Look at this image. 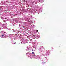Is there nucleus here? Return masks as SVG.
Instances as JSON below:
<instances>
[{
  "label": "nucleus",
  "instance_id": "obj_1",
  "mask_svg": "<svg viewBox=\"0 0 66 66\" xmlns=\"http://www.w3.org/2000/svg\"><path fill=\"white\" fill-rule=\"evenodd\" d=\"M32 54H34V52H32Z\"/></svg>",
  "mask_w": 66,
  "mask_h": 66
},
{
  "label": "nucleus",
  "instance_id": "obj_2",
  "mask_svg": "<svg viewBox=\"0 0 66 66\" xmlns=\"http://www.w3.org/2000/svg\"><path fill=\"white\" fill-rule=\"evenodd\" d=\"M36 32H38V30H36Z\"/></svg>",
  "mask_w": 66,
  "mask_h": 66
},
{
  "label": "nucleus",
  "instance_id": "obj_3",
  "mask_svg": "<svg viewBox=\"0 0 66 66\" xmlns=\"http://www.w3.org/2000/svg\"><path fill=\"white\" fill-rule=\"evenodd\" d=\"M2 36H4V35H2Z\"/></svg>",
  "mask_w": 66,
  "mask_h": 66
},
{
  "label": "nucleus",
  "instance_id": "obj_4",
  "mask_svg": "<svg viewBox=\"0 0 66 66\" xmlns=\"http://www.w3.org/2000/svg\"><path fill=\"white\" fill-rule=\"evenodd\" d=\"M40 2V0H39V2Z\"/></svg>",
  "mask_w": 66,
  "mask_h": 66
},
{
  "label": "nucleus",
  "instance_id": "obj_5",
  "mask_svg": "<svg viewBox=\"0 0 66 66\" xmlns=\"http://www.w3.org/2000/svg\"><path fill=\"white\" fill-rule=\"evenodd\" d=\"M32 51H33V49H32Z\"/></svg>",
  "mask_w": 66,
  "mask_h": 66
},
{
  "label": "nucleus",
  "instance_id": "obj_6",
  "mask_svg": "<svg viewBox=\"0 0 66 66\" xmlns=\"http://www.w3.org/2000/svg\"><path fill=\"white\" fill-rule=\"evenodd\" d=\"M21 44H22V42H21Z\"/></svg>",
  "mask_w": 66,
  "mask_h": 66
},
{
  "label": "nucleus",
  "instance_id": "obj_7",
  "mask_svg": "<svg viewBox=\"0 0 66 66\" xmlns=\"http://www.w3.org/2000/svg\"><path fill=\"white\" fill-rule=\"evenodd\" d=\"M4 33H5V32H4Z\"/></svg>",
  "mask_w": 66,
  "mask_h": 66
}]
</instances>
